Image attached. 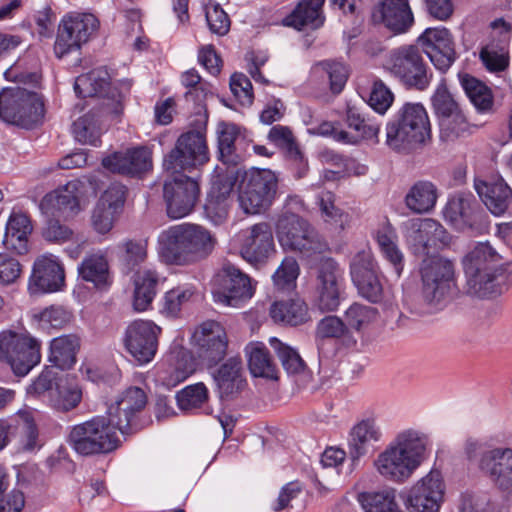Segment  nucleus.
I'll return each mask as SVG.
<instances>
[{
  "mask_svg": "<svg viewBox=\"0 0 512 512\" xmlns=\"http://www.w3.org/2000/svg\"><path fill=\"white\" fill-rule=\"evenodd\" d=\"M420 274V292L406 294L404 304L416 316L431 315L441 310L454 293V266L447 259L431 258L423 261Z\"/></svg>",
  "mask_w": 512,
  "mask_h": 512,
  "instance_id": "1",
  "label": "nucleus"
},
{
  "mask_svg": "<svg viewBox=\"0 0 512 512\" xmlns=\"http://www.w3.org/2000/svg\"><path fill=\"white\" fill-rule=\"evenodd\" d=\"M428 443V437L419 431L407 429L398 433L375 460L378 473L387 480L403 483L424 460Z\"/></svg>",
  "mask_w": 512,
  "mask_h": 512,
  "instance_id": "2",
  "label": "nucleus"
},
{
  "mask_svg": "<svg viewBox=\"0 0 512 512\" xmlns=\"http://www.w3.org/2000/svg\"><path fill=\"white\" fill-rule=\"evenodd\" d=\"M159 244L167 262L188 265L206 259L213 252L217 239L201 225L183 223L163 231Z\"/></svg>",
  "mask_w": 512,
  "mask_h": 512,
  "instance_id": "3",
  "label": "nucleus"
},
{
  "mask_svg": "<svg viewBox=\"0 0 512 512\" xmlns=\"http://www.w3.org/2000/svg\"><path fill=\"white\" fill-rule=\"evenodd\" d=\"M430 138L428 113L421 103H404L386 124V145L397 153L416 151Z\"/></svg>",
  "mask_w": 512,
  "mask_h": 512,
  "instance_id": "4",
  "label": "nucleus"
},
{
  "mask_svg": "<svg viewBox=\"0 0 512 512\" xmlns=\"http://www.w3.org/2000/svg\"><path fill=\"white\" fill-rule=\"evenodd\" d=\"M499 262L500 256L488 242L478 243L464 257L469 295L485 298L502 293L507 275Z\"/></svg>",
  "mask_w": 512,
  "mask_h": 512,
  "instance_id": "5",
  "label": "nucleus"
},
{
  "mask_svg": "<svg viewBox=\"0 0 512 512\" xmlns=\"http://www.w3.org/2000/svg\"><path fill=\"white\" fill-rule=\"evenodd\" d=\"M117 431L107 416H96L73 426L68 442L82 456L108 454L120 446Z\"/></svg>",
  "mask_w": 512,
  "mask_h": 512,
  "instance_id": "6",
  "label": "nucleus"
},
{
  "mask_svg": "<svg viewBox=\"0 0 512 512\" xmlns=\"http://www.w3.org/2000/svg\"><path fill=\"white\" fill-rule=\"evenodd\" d=\"M385 67L408 90L425 91L433 78V72L418 45H403L393 49Z\"/></svg>",
  "mask_w": 512,
  "mask_h": 512,
  "instance_id": "7",
  "label": "nucleus"
},
{
  "mask_svg": "<svg viewBox=\"0 0 512 512\" xmlns=\"http://www.w3.org/2000/svg\"><path fill=\"white\" fill-rule=\"evenodd\" d=\"M44 114V101L38 93L18 86L0 92V119L3 122L32 129L42 123Z\"/></svg>",
  "mask_w": 512,
  "mask_h": 512,
  "instance_id": "8",
  "label": "nucleus"
},
{
  "mask_svg": "<svg viewBox=\"0 0 512 512\" xmlns=\"http://www.w3.org/2000/svg\"><path fill=\"white\" fill-rule=\"evenodd\" d=\"M275 232L284 250L299 252L307 257L323 253L328 248L316 229L295 213H282L276 221Z\"/></svg>",
  "mask_w": 512,
  "mask_h": 512,
  "instance_id": "9",
  "label": "nucleus"
},
{
  "mask_svg": "<svg viewBox=\"0 0 512 512\" xmlns=\"http://www.w3.org/2000/svg\"><path fill=\"white\" fill-rule=\"evenodd\" d=\"M209 161L205 132L190 130L182 133L174 147L164 156L163 168L171 174L199 169Z\"/></svg>",
  "mask_w": 512,
  "mask_h": 512,
  "instance_id": "10",
  "label": "nucleus"
},
{
  "mask_svg": "<svg viewBox=\"0 0 512 512\" xmlns=\"http://www.w3.org/2000/svg\"><path fill=\"white\" fill-rule=\"evenodd\" d=\"M278 190V178L269 169H254L246 173L239 186L238 201L246 214L266 211L274 202Z\"/></svg>",
  "mask_w": 512,
  "mask_h": 512,
  "instance_id": "11",
  "label": "nucleus"
},
{
  "mask_svg": "<svg viewBox=\"0 0 512 512\" xmlns=\"http://www.w3.org/2000/svg\"><path fill=\"white\" fill-rule=\"evenodd\" d=\"M218 288L213 291L215 302L239 307L252 298L255 287L252 279L232 263H224L215 279Z\"/></svg>",
  "mask_w": 512,
  "mask_h": 512,
  "instance_id": "12",
  "label": "nucleus"
},
{
  "mask_svg": "<svg viewBox=\"0 0 512 512\" xmlns=\"http://www.w3.org/2000/svg\"><path fill=\"white\" fill-rule=\"evenodd\" d=\"M110 75L104 68L79 75L74 84L75 93L82 98L101 96L111 99L115 105V112L122 109L123 100L129 95L132 82L129 79L120 80L115 86L110 87Z\"/></svg>",
  "mask_w": 512,
  "mask_h": 512,
  "instance_id": "13",
  "label": "nucleus"
},
{
  "mask_svg": "<svg viewBox=\"0 0 512 512\" xmlns=\"http://www.w3.org/2000/svg\"><path fill=\"white\" fill-rule=\"evenodd\" d=\"M276 254L272 228L267 222L256 223L240 233V255L250 265L261 268Z\"/></svg>",
  "mask_w": 512,
  "mask_h": 512,
  "instance_id": "14",
  "label": "nucleus"
},
{
  "mask_svg": "<svg viewBox=\"0 0 512 512\" xmlns=\"http://www.w3.org/2000/svg\"><path fill=\"white\" fill-rule=\"evenodd\" d=\"M200 187L196 178L180 174L163 184V198L167 215L171 219H180L189 215L198 201Z\"/></svg>",
  "mask_w": 512,
  "mask_h": 512,
  "instance_id": "15",
  "label": "nucleus"
},
{
  "mask_svg": "<svg viewBox=\"0 0 512 512\" xmlns=\"http://www.w3.org/2000/svg\"><path fill=\"white\" fill-rule=\"evenodd\" d=\"M98 21L92 14L68 15L61 20L54 52L56 57L63 58L72 51L78 50L86 43L97 29Z\"/></svg>",
  "mask_w": 512,
  "mask_h": 512,
  "instance_id": "16",
  "label": "nucleus"
},
{
  "mask_svg": "<svg viewBox=\"0 0 512 512\" xmlns=\"http://www.w3.org/2000/svg\"><path fill=\"white\" fill-rule=\"evenodd\" d=\"M350 275L361 297L371 303H379L383 300L381 271L371 253L362 251L353 257L350 263Z\"/></svg>",
  "mask_w": 512,
  "mask_h": 512,
  "instance_id": "17",
  "label": "nucleus"
},
{
  "mask_svg": "<svg viewBox=\"0 0 512 512\" xmlns=\"http://www.w3.org/2000/svg\"><path fill=\"white\" fill-rule=\"evenodd\" d=\"M161 332V327L151 320H135L125 330V349L140 364L149 363L157 353Z\"/></svg>",
  "mask_w": 512,
  "mask_h": 512,
  "instance_id": "18",
  "label": "nucleus"
},
{
  "mask_svg": "<svg viewBox=\"0 0 512 512\" xmlns=\"http://www.w3.org/2000/svg\"><path fill=\"white\" fill-rule=\"evenodd\" d=\"M101 163L111 173L140 179L152 170V151L146 146L132 147L111 153Z\"/></svg>",
  "mask_w": 512,
  "mask_h": 512,
  "instance_id": "19",
  "label": "nucleus"
},
{
  "mask_svg": "<svg viewBox=\"0 0 512 512\" xmlns=\"http://www.w3.org/2000/svg\"><path fill=\"white\" fill-rule=\"evenodd\" d=\"M445 484L438 470H431L410 489L406 506L409 512H439Z\"/></svg>",
  "mask_w": 512,
  "mask_h": 512,
  "instance_id": "20",
  "label": "nucleus"
},
{
  "mask_svg": "<svg viewBox=\"0 0 512 512\" xmlns=\"http://www.w3.org/2000/svg\"><path fill=\"white\" fill-rule=\"evenodd\" d=\"M417 43L434 67L442 73L447 72L457 58L452 35L444 27L427 28L417 38Z\"/></svg>",
  "mask_w": 512,
  "mask_h": 512,
  "instance_id": "21",
  "label": "nucleus"
},
{
  "mask_svg": "<svg viewBox=\"0 0 512 512\" xmlns=\"http://www.w3.org/2000/svg\"><path fill=\"white\" fill-rule=\"evenodd\" d=\"M343 272L332 258L321 260L317 274L316 305L322 312L335 311L340 305Z\"/></svg>",
  "mask_w": 512,
  "mask_h": 512,
  "instance_id": "22",
  "label": "nucleus"
},
{
  "mask_svg": "<svg viewBox=\"0 0 512 512\" xmlns=\"http://www.w3.org/2000/svg\"><path fill=\"white\" fill-rule=\"evenodd\" d=\"M345 123L352 130H341L336 134V141L342 144L357 145L363 140H376L381 129V122L366 112L365 105L348 104L345 111Z\"/></svg>",
  "mask_w": 512,
  "mask_h": 512,
  "instance_id": "23",
  "label": "nucleus"
},
{
  "mask_svg": "<svg viewBox=\"0 0 512 512\" xmlns=\"http://www.w3.org/2000/svg\"><path fill=\"white\" fill-rule=\"evenodd\" d=\"M443 215L455 229L478 231L485 225V215L472 195L457 194L451 197Z\"/></svg>",
  "mask_w": 512,
  "mask_h": 512,
  "instance_id": "24",
  "label": "nucleus"
},
{
  "mask_svg": "<svg viewBox=\"0 0 512 512\" xmlns=\"http://www.w3.org/2000/svg\"><path fill=\"white\" fill-rule=\"evenodd\" d=\"M65 285V273L59 259L53 255H43L33 264L28 290L32 295L54 293Z\"/></svg>",
  "mask_w": 512,
  "mask_h": 512,
  "instance_id": "25",
  "label": "nucleus"
},
{
  "mask_svg": "<svg viewBox=\"0 0 512 512\" xmlns=\"http://www.w3.org/2000/svg\"><path fill=\"white\" fill-rule=\"evenodd\" d=\"M147 404L146 392L137 386L125 389L112 404L107 417L116 426L119 432L127 434L132 428L135 417Z\"/></svg>",
  "mask_w": 512,
  "mask_h": 512,
  "instance_id": "26",
  "label": "nucleus"
},
{
  "mask_svg": "<svg viewBox=\"0 0 512 512\" xmlns=\"http://www.w3.org/2000/svg\"><path fill=\"white\" fill-rule=\"evenodd\" d=\"M198 355L201 361L212 368L224 360L227 354L228 339L225 329L215 321L205 322L196 335Z\"/></svg>",
  "mask_w": 512,
  "mask_h": 512,
  "instance_id": "27",
  "label": "nucleus"
},
{
  "mask_svg": "<svg viewBox=\"0 0 512 512\" xmlns=\"http://www.w3.org/2000/svg\"><path fill=\"white\" fill-rule=\"evenodd\" d=\"M371 18L394 33H405L414 22L408 0H381L373 7Z\"/></svg>",
  "mask_w": 512,
  "mask_h": 512,
  "instance_id": "28",
  "label": "nucleus"
},
{
  "mask_svg": "<svg viewBox=\"0 0 512 512\" xmlns=\"http://www.w3.org/2000/svg\"><path fill=\"white\" fill-rule=\"evenodd\" d=\"M479 467L499 489L506 491L512 487V449L495 448L483 452Z\"/></svg>",
  "mask_w": 512,
  "mask_h": 512,
  "instance_id": "29",
  "label": "nucleus"
},
{
  "mask_svg": "<svg viewBox=\"0 0 512 512\" xmlns=\"http://www.w3.org/2000/svg\"><path fill=\"white\" fill-rule=\"evenodd\" d=\"M475 190L494 215L500 216L512 207V189L501 177L475 179Z\"/></svg>",
  "mask_w": 512,
  "mask_h": 512,
  "instance_id": "30",
  "label": "nucleus"
},
{
  "mask_svg": "<svg viewBox=\"0 0 512 512\" xmlns=\"http://www.w3.org/2000/svg\"><path fill=\"white\" fill-rule=\"evenodd\" d=\"M82 186L79 180L69 181L45 195L41 206L50 208L54 216L74 217L81 210L80 197L82 195Z\"/></svg>",
  "mask_w": 512,
  "mask_h": 512,
  "instance_id": "31",
  "label": "nucleus"
},
{
  "mask_svg": "<svg viewBox=\"0 0 512 512\" xmlns=\"http://www.w3.org/2000/svg\"><path fill=\"white\" fill-rule=\"evenodd\" d=\"M243 373V363L239 356L229 357L212 372L221 399L231 398L244 389L246 380Z\"/></svg>",
  "mask_w": 512,
  "mask_h": 512,
  "instance_id": "32",
  "label": "nucleus"
},
{
  "mask_svg": "<svg viewBox=\"0 0 512 512\" xmlns=\"http://www.w3.org/2000/svg\"><path fill=\"white\" fill-rule=\"evenodd\" d=\"M325 0H300L294 10L284 19L287 26L297 30L317 29L324 23L322 7Z\"/></svg>",
  "mask_w": 512,
  "mask_h": 512,
  "instance_id": "33",
  "label": "nucleus"
},
{
  "mask_svg": "<svg viewBox=\"0 0 512 512\" xmlns=\"http://www.w3.org/2000/svg\"><path fill=\"white\" fill-rule=\"evenodd\" d=\"M381 436L380 428L372 419L362 420L352 428L349 438L352 466H355L359 459L367 453L369 445L380 441Z\"/></svg>",
  "mask_w": 512,
  "mask_h": 512,
  "instance_id": "34",
  "label": "nucleus"
},
{
  "mask_svg": "<svg viewBox=\"0 0 512 512\" xmlns=\"http://www.w3.org/2000/svg\"><path fill=\"white\" fill-rule=\"evenodd\" d=\"M160 277L152 269H144L135 273L133 277V308L138 312L148 310L158 293Z\"/></svg>",
  "mask_w": 512,
  "mask_h": 512,
  "instance_id": "35",
  "label": "nucleus"
},
{
  "mask_svg": "<svg viewBox=\"0 0 512 512\" xmlns=\"http://www.w3.org/2000/svg\"><path fill=\"white\" fill-rule=\"evenodd\" d=\"M32 225L27 215L12 213L6 224L3 244L8 250L23 255L28 252V236L32 232Z\"/></svg>",
  "mask_w": 512,
  "mask_h": 512,
  "instance_id": "36",
  "label": "nucleus"
},
{
  "mask_svg": "<svg viewBox=\"0 0 512 512\" xmlns=\"http://www.w3.org/2000/svg\"><path fill=\"white\" fill-rule=\"evenodd\" d=\"M80 339L75 334L61 335L51 340L49 362L60 370H68L76 363Z\"/></svg>",
  "mask_w": 512,
  "mask_h": 512,
  "instance_id": "37",
  "label": "nucleus"
},
{
  "mask_svg": "<svg viewBox=\"0 0 512 512\" xmlns=\"http://www.w3.org/2000/svg\"><path fill=\"white\" fill-rule=\"evenodd\" d=\"M270 316L276 323L297 326L309 321V310L300 298L276 301L270 307Z\"/></svg>",
  "mask_w": 512,
  "mask_h": 512,
  "instance_id": "38",
  "label": "nucleus"
},
{
  "mask_svg": "<svg viewBox=\"0 0 512 512\" xmlns=\"http://www.w3.org/2000/svg\"><path fill=\"white\" fill-rule=\"evenodd\" d=\"M248 367L254 377L277 378V368L268 348L261 342H251L245 347Z\"/></svg>",
  "mask_w": 512,
  "mask_h": 512,
  "instance_id": "39",
  "label": "nucleus"
},
{
  "mask_svg": "<svg viewBox=\"0 0 512 512\" xmlns=\"http://www.w3.org/2000/svg\"><path fill=\"white\" fill-rule=\"evenodd\" d=\"M438 191L430 181H418L405 196L406 206L415 213L424 214L430 212L437 201Z\"/></svg>",
  "mask_w": 512,
  "mask_h": 512,
  "instance_id": "40",
  "label": "nucleus"
},
{
  "mask_svg": "<svg viewBox=\"0 0 512 512\" xmlns=\"http://www.w3.org/2000/svg\"><path fill=\"white\" fill-rule=\"evenodd\" d=\"M461 87L478 111L485 112L493 106L491 89L481 80L468 73L458 74Z\"/></svg>",
  "mask_w": 512,
  "mask_h": 512,
  "instance_id": "41",
  "label": "nucleus"
},
{
  "mask_svg": "<svg viewBox=\"0 0 512 512\" xmlns=\"http://www.w3.org/2000/svg\"><path fill=\"white\" fill-rule=\"evenodd\" d=\"M117 256L125 274L133 272L147 258V241L126 239L117 245Z\"/></svg>",
  "mask_w": 512,
  "mask_h": 512,
  "instance_id": "42",
  "label": "nucleus"
},
{
  "mask_svg": "<svg viewBox=\"0 0 512 512\" xmlns=\"http://www.w3.org/2000/svg\"><path fill=\"white\" fill-rule=\"evenodd\" d=\"M80 277L91 282L98 289L109 286V266L104 256L90 255L86 257L78 267Z\"/></svg>",
  "mask_w": 512,
  "mask_h": 512,
  "instance_id": "43",
  "label": "nucleus"
},
{
  "mask_svg": "<svg viewBox=\"0 0 512 512\" xmlns=\"http://www.w3.org/2000/svg\"><path fill=\"white\" fill-rule=\"evenodd\" d=\"M316 339H339L346 347L356 345V339L351 335L346 323L337 316H326L316 326Z\"/></svg>",
  "mask_w": 512,
  "mask_h": 512,
  "instance_id": "44",
  "label": "nucleus"
},
{
  "mask_svg": "<svg viewBox=\"0 0 512 512\" xmlns=\"http://www.w3.org/2000/svg\"><path fill=\"white\" fill-rule=\"evenodd\" d=\"M358 501L365 512H400L396 501L395 490L362 492L358 494Z\"/></svg>",
  "mask_w": 512,
  "mask_h": 512,
  "instance_id": "45",
  "label": "nucleus"
},
{
  "mask_svg": "<svg viewBox=\"0 0 512 512\" xmlns=\"http://www.w3.org/2000/svg\"><path fill=\"white\" fill-rule=\"evenodd\" d=\"M24 343L15 356L18 362L12 363L10 367L17 376L27 375L41 360L40 342L29 334Z\"/></svg>",
  "mask_w": 512,
  "mask_h": 512,
  "instance_id": "46",
  "label": "nucleus"
},
{
  "mask_svg": "<svg viewBox=\"0 0 512 512\" xmlns=\"http://www.w3.org/2000/svg\"><path fill=\"white\" fill-rule=\"evenodd\" d=\"M208 397V389L202 382L189 385L176 394L178 407L186 412L202 409L207 404Z\"/></svg>",
  "mask_w": 512,
  "mask_h": 512,
  "instance_id": "47",
  "label": "nucleus"
},
{
  "mask_svg": "<svg viewBox=\"0 0 512 512\" xmlns=\"http://www.w3.org/2000/svg\"><path fill=\"white\" fill-rule=\"evenodd\" d=\"M29 335L28 332H17L6 329L0 332V362L11 367L12 363H17L16 356L18 349L25 345L24 341Z\"/></svg>",
  "mask_w": 512,
  "mask_h": 512,
  "instance_id": "48",
  "label": "nucleus"
},
{
  "mask_svg": "<svg viewBox=\"0 0 512 512\" xmlns=\"http://www.w3.org/2000/svg\"><path fill=\"white\" fill-rule=\"evenodd\" d=\"M335 200V194L328 190H322L316 196V203L324 221L343 228L348 221V214L335 205Z\"/></svg>",
  "mask_w": 512,
  "mask_h": 512,
  "instance_id": "49",
  "label": "nucleus"
},
{
  "mask_svg": "<svg viewBox=\"0 0 512 512\" xmlns=\"http://www.w3.org/2000/svg\"><path fill=\"white\" fill-rule=\"evenodd\" d=\"M377 316L376 308L354 303L345 312V323L348 328L360 332L367 329L377 319Z\"/></svg>",
  "mask_w": 512,
  "mask_h": 512,
  "instance_id": "50",
  "label": "nucleus"
},
{
  "mask_svg": "<svg viewBox=\"0 0 512 512\" xmlns=\"http://www.w3.org/2000/svg\"><path fill=\"white\" fill-rule=\"evenodd\" d=\"M237 131L234 125L223 124L218 133V150L220 160L227 165L236 166L240 156L235 152Z\"/></svg>",
  "mask_w": 512,
  "mask_h": 512,
  "instance_id": "51",
  "label": "nucleus"
},
{
  "mask_svg": "<svg viewBox=\"0 0 512 512\" xmlns=\"http://www.w3.org/2000/svg\"><path fill=\"white\" fill-rule=\"evenodd\" d=\"M270 344L277 352L278 358L288 374L304 372L306 364L295 349L282 343L277 338H272Z\"/></svg>",
  "mask_w": 512,
  "mask_h": 512,
  "instance_id": "52",
  "label": "nucleus"
},
{
  "mask_svg": "<svg viewBox=\"0 0 512 512\" xmlns=\"http://www.w3.org/2000/svg\"><path fill=\"white\" fill-rule=\"evenodd\" d=\"M57 396L51 399L52 406L62 412L76 408L82 399V391L77 383L57 384Z\"/></svg>",
  "mask_w": 512,
  "mask_h": 512,
  "instance_id": "53",
  "label": "nucleus"
},
{
  "mask_svg": "<svg viewBox=\"0 0 512 512\" xmlns=\"http://www.w3.org/2000/svg\"><path fill=\"white\" fill-rule=\"evenodd\" d=\"M192 287H176L167 291L163 297L161 312L169 317L178 316L182 307L190 301L194 295Z\"/></svg>",
  "mask_w": 512,
  "mask_h": 512,
  "instance_id": "54",
  "label": "nucleus"
},
{
  "mask_svg": "<svg viewBox=\"0 0 512 512\" xmlns=\"http://www.w3.org/2000/svg\"><path fill=\"white\" fill-rule=\"evenodd\" d=\"M299 271L297 261L293 257H285L272 276L275 287L281 291L292 290L296 285Z\"/></svg>",
  "mask_w": 512,
  "mask_h": 512,
  "instance_id": "55",
  "label": "nucleus"
},
{
  "mask_svg": "<svg viewBox=\"0 0 512 512\" xmlns=\"http://www.w3.org/2000/svg\"><path fill=\"white\" fill-rule=\"evenodd\" d=\"M449 116L439 121L440 137L443 141H454L469 131V123L462 110Z\"/></svg>",
  "mask_w": 512,
  "mask_h": 512,
  "instance_id": "56",
  "label": "nucleus"
},
{
  "mask_svg": "<svg viewBox=\"0 0 512 512\" xmlns=\"http://www.w3.org/2000/svg\"><path fill=\"white\" fill-rule=\"evenodd\" d=\"M431 101L439 121H441V118L450 117L449 115L461 110L444 81L438 84Z\"/></svg>",
  "mask_w": 512,
  "mask_h": 512,
  "instance_id": "57",
  "label": "nucleus"
},
{
  "mask_svg": "<svg viewBox=\"0 0 512 512\" xmlns=\"http://www.w3.org/2000/svg\"><path fill=\"white\" fill-rule=\"evenodd\" d=\"M480 60L489 72L504 71L509 65V56L503 47L488 44L480 50Z\"/></svg>",
  "mask_w": 512,
  "mask_h": 512,
  "instance_id": "58",
  "label": "nucleus"
},
{
  "mask_svg": "<svg viewBox=\"0 0 512 512\" xmlns=\"http://www.w3.org/2000/svg\"><path fill=\"white\" fill-rule=\"evenodd\" d=\"M75 139L83 144L99 146L101 144V132L95 125L91 115H84L73 123Z\"/></svg>",
  "mask_w": 512,
  "mask_h": 512,
  "instance_id": "59",
  "label": "nucleus"
},
{
  "mask_svg": "<svg viewBox=\"0 0 512 512\" xmlns=\"http://www.w3.org/2000/svg\"><path fill=\"white\" fill-rule=\"evenodd\" d=\"M7 438L11 436L21 435L26 430L36 425L35 412L31 408H24L18 410L15 414L10 417L2 418Z\"/></svg>",
  "mask_w": 512,
  "mask_h": 512,
  "instance_id": "60",
  "label": "nucleus"
},
{
  "mask_svg": "<svg viewBox=\"0 0 512 512\" xmlns=\"http://www.w3.org/2000/svg\"><path fill=\"white\" fill-rule=\"evenodd\" d=\"M393 101L394 94L386 84L380 79L375 80L371 87L368 105L378 114L384 115Z\"/></svg>",
  "mask_w": 512,
  "mask_h": 512,
  "instance_id": "61",
  "label": "nucleus"
},
{
  "mask_svg": "<svg viewBox=\"0 0 512 512\" xmlns=\"http://www.w3.org/2000/svg\"><path fill=\"white\" fill-rule=\"evenodd\" d=\"M319 67L322 68L323 72L329 79L330 90L334 94H339L348 79V70L346 66L341 62L336 61H323L319 63Z\"/></svg>",
  "mask_w": 512,
  "mask_h": 512,
  "instance_id": "62",
  "label": "nucleus"
},
{
  "mask_svg": "<svg viewBox=\"0 0 512 512\" xmlns=\"http://www.w3.org/2000/svg\"><path fill=\"white\" fill-rule=\"evenodd\" d=\"M181 83L183 86L188 88V91L185 93V98L187 100H193L197 103L202 102L207 94L208 88L206 87V83L202 82L201 76L195 69H190L185 71L181 75Z\"/></svg>",
  "mask_w": 512,
  "mask_h": 512,
  "instance_id": "63",
  "label": "nucleus"
},
{
  "mask_svg": "<svg viewBox=\"0 0 512 512\" xmlns=\"http://www.w3.org/2000/svg\"><path fill=\"white\" fill-rule=\"evenodd\" d=\"M268 139L276 146L286 150L290 155L301 158L294 135L288 126H273L268 133Z\"/></svg>",
  "mask_w": 512,
  "mask_h": 512,
  "instance_id": "64",
  "label": "nucleus"
}]
</instances>
